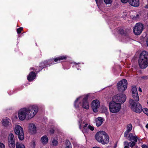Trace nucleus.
Listing matches in <instances>:
<instances>
[{
  "label": "nucleus",
  "instance_id": "f257e3e1",
  "mask_svg": "<svg viewBox=\"0 0 148 148\" xmlns=\"http://www.w3.org/2000/svg\"><path fill=\"white\" fill-rule=\"evenodd\" d=\"M38 111V107L36 106L23 108L18 111V116L19 119L21 121H23L26 118L29 119L33 118Z\"/></svg>",
  "mask_w": 148,
  "mask_h": 148
},
{
  "label": "nucleus",
  "instance_id": "f03ea898",
  "mask_svg": "<svg viewBox=\"0 0 148 148\" xmlns=\"http://www.w3.org/2000/svg\"><path fill=\"white\" fill-rule=\"evenodd\" d=\"M89 96L90 94H88L84 97L81 96L77 98L75 102V108H78L80 106H82L85 109H88L89 108V104L87 99Z\"/></svg>",
  "mask_w": 148,
  "mask_h": 148
},
{
  "label": "nucleus",
  "instance_id": "7ed1b4c3",
  "mask_svg": "<svg viewBox=\"0 0 148 148\" xmlns=\"http://www.w3.org/2000/svg\"><path fill=\"white\" fill-rule=\"evenodd\" d=\"M138 63L139 67L142 69H145L148 66V52L145 51L142 52Z\"/></svg>",
  "mask_w": 148,
  "mask_h": 148
},
{
  "label": "nucleus",
  "instance_id": "20e7f679",
  "mask_svg": "<svg viewBox=\"0 0 148 148\" xmlns=\"http://www.w3.org/2000/svg\"><path fill=\"white\" fill-rule=\"evenodd\" d=\"M109 106L110 111L112 113L118 112L121 108V105L120 103L112 101L110 102Z\"/></svg>",
  "mask_w": 148,
  "mask_h": 148
},
{
  "label": "nucleus",
  "instance_id": "39448f33",
  "mask_svg": "<svg viewBox=\"0 0 148 148\" xmlns=\"http://www.w3.org/2000/svg\"><path fill=\"white\" fill-rule=\"evenodd\" d=\"M129 103L131 106L132 110L135 112L140 113L142 110V107L139 102H137L131 99Z\"/></svg>",
  "mask_w": 148,
  "mask_h": 148
},
{
  "label": "nucleus",
  "instance_id": "423d86ee",
  "mask_svg": "<svg viewBox=\"0 0 148 148\" xmlns=\"http://www.w3.org/2000/svg\"><path fill=\"white\" fill-rule=\"evenodd\" d=\"M129 138L130 142L128 143L127 141H125L124 142V144L125 146H129L131 148H134L133 147L135 145L136 143L137 142V139L138 138L136 135L133 136L132 133L130 134Z\"/></svg>",
  "mask_w": 148,
  "mask_h": 148
},
{
  "label": "nucleus",
  "instance_id": "0eeeda50",
  "mask_svg": "<svg viewBox=\"0 0 148 148\" xmlns=\"http://www.w3.org/2000/svg\"><path fill=\"white\" fill-rule=\"evenodd\" d=\"M126 96L123 94H117L114 96L112 98V101L116 103H120L121 105L126 100Z\"/></svg>",
  "mask_w": 148,
  "mask_h": 148
},
{
  "label": "nucleus",
  "instance_id": "6e6552de",
  "mask_svg": "<svg viewBox=\"0 0 148 148\" xmlns=\"http://www.w3.org/2000/svg\"><path fill=\"white\" fill-rule=\"evenodd\" d=\"M15 134L18 135L20 140H23L24 138V134L23 128L18 125H16L14 130Z\"/></svg>",
  "mask_w": 148,
  "mask_h": 148
},
{
  "label": "nucleus",
  "instance_id": "1a4fd4ad",
  "mask_svg": "<svg viewBox=\"0 0 148 148\" xmlns=\"http://www.w3.org/2000/svg\"><path fill=\"white\" fill-rule=\"evenodd\" d=\"M127 87V82L125 79H123L117 84V88L121 92L124 91Z\"/></svg>",
  "mask_w": 148,
  "mask_h": 148
},
{
  "label": "nucleus",
  "instance_id": "9d476101",
  "mask_svg": "<svg viewBox=\"0 0 148 148\" xmlns=\"http://www.w3.org/2000/svg\"><path fill=\"white\" fill-rule=\"evenodd\" d=\"M143 29V25L140 23H136L134 27L133 32L136 35H139L142 32Z\"/></svg>",
  "mask_w": 148,
  "mask_h": 148
},
{
  "label": "nucleus",
  "instance_id": "9b49d317",
  "mask_svg": "<svg viewBox=\"0 0 148 148\" xmlns=\"http://www.w3.org/2000/svg\"><path fill=\"white\" fill-rule=\"evenodd\" d=\"M104 131H100L97 132L95 135L96 139L99 143H104V141H102L103 138H105Z\"/></svg>",
  "mask_w": 148,
  "mask_h": 148
},
{
  "label": "nucleus",
  "instance_id": "f8f14e48",
  "mask_svg": "<svg viewBox=\"0 0 148 148\" xmlns=\"http://www.w3.org/2000/svg\"><path fill=\"white\" fill-rule=\"evenodd\" d=\"M100 106L99 101L97 99L93 100L92 103V108L93 111L96 112L97 111V109Z\"/></svg>",
  "mask_w": 148,
  "mask_h": 148
},
{
  "label": "nucleus",
  "instance_id": "ddd939ff",
  "mask_svg": "<svg viewBox=\"0 0 148 148\" xmlns=\"http://www.w3.org/2000/svg\"><path fill=\"white\" fill-rule=\"evenodd\" d=\"M1 123L2 125L6 127H8L11 124V120L7 117L2 119Z\"/></svg>",
  "mask_w": 148,
  "mask_h": 148
},
{
  "label": "nucleus",
  "instance_id": "4468645a",
  "mask_svg": "<svg viewBox=\"0 0 148 148\" xmlns=\"http://www.w3.org/2000/svg\"><path fill=\"white\" fill-rule=\"evenodd\" d=\"M28 130L31 133L34 134L36 132V127L34 124L30 123L29 124Z\"/></svg>",
  "mask_w": 148,
  "mask_h": 148
},
{
  "label": "nucleus",
  "instance_id": "2eb2a0df",
  "mask_svg": "<svg viewBox=\"0 0 148 148\" xmlns=\"http://www.w3.org/2000/svg\"><path fill=\"white\" fill-rule=\"evenodd\" d=\"M129 4L134 7H138L139 5V0H128Z\"/></svg>",
  "mask_w": 148,
  "mask_h": 148
},
{
  "label": "nucleus",
  "instance_id": "dca6fc26",
  "mask_svg": "<svg viewBox=\"0 0 148 148\" xmlns=\"http://www.w3.org/2000/svg\"><path fill=\"white\" fill-rule=\"evenodd\" d=\"M104 120L103 118L101 117H98L95 119V121L97 126L99 127L103 123Z\"/></svg>",
  "mask_w": 148,
  "mask_h": 148
},
{
  "label": "nucleus",
  "instance_id": "f3484780",
  "mask_svg": "<svg viewBox=\"0 0 148 148\" xmlns=\"http://www.w3.org/2000/svg\"><path fill=\"white\" fill-rule=\"evenodd\" d=\"M36 77V73L33 72H31L27 76V79L29 81H30L34 79Z\"/></svg>",
  "mask_w": 148,
  "mask_h": 148
},
{
  "label": "nucleus",
  "instance_id": "a211bd4d",
  "mask_svg": "<svg viewBox=\"0 0 148 148\" xmlns=\"http://www.w3.org/2000/svg\"><path fill=\"white\" fill-rule=\"evenodd\" d=\"M132 98H131L129 100V101L131 99H132L134 101L136 102H138V101L139 100V98L138 93H135L134 94L132 95Z\"/></svg>",
  "mask_w": 148,
  "mask_h": 148
},
{
  "label": "nucleus",
  "instance_id": "6ab92c4d",
  "mask_svg": "<svg viewBox=\"0 0 148 148\" xmlns=\"http://www.w3.org/2000/svg\"><path fill=\"white\" fill-rule=\"evenodd\" d=\"M104 135L105 136V138H103V141H104V143H101L103 145H105V144H107L109 142V136L107 135V134L105 132H104Z\"/></svg>",
  "mask_w": 148,
  "mask_h": 148
},
{
  "label": "nucleus",
  "instance_id": "aec40b11",
  "mask_svg": "<svg viewBox=\"0 0 148 148\" xmlns=\"http://www.w3.org/2000/svg\"><path fill=\"white\" fill-rule=\"evenodd\" d=\"M48 139L47 137L46 136H42L41 138L40 141L43 145L47 144L48 142Z\"/></svg>",
  "mask_w": 148,
  "mask_h": 148
},
{
  "label": "nucleus",
  "instance_id": "412c9836",
  "mask_svg": "<svg viewBox=\"0 0 148 148\" xmlns=\"http://www.w3.org/2000/svg\"><path fill=\"white\" fill-rule=\"evenodd\" d=\"M8 145L10 148H14L15 146V141H8Z\"/></svg>",
  "mask_w": 148,
  "mask_h": 148
},
{
  "label": "nucleus",
  "instance_id": "4be33fe9",
  "mask_svg": "<svg viewBox=\"0 0 148 148\" xmlns=\"http://www.w3.org/2000/svg\"><path fill=\"white\" fill-rule=\"evenodd\" d=\"M66 56H62L55 58L54 59V61L55 62H56L58 61H59L63 60L66 59Z\"/></svg>",
  "mask_w": 148,
  "mask_h": 148
},
{
  "label": "nucleus",
  "instance_id": "5701e85b",
  "mask_svg": "<svg viewBox=\"0 0 148 148\" xmlns=\"http://www.w3.org/2000/svg\"><path fill=\"white\" fill-rule=\"evenodd\" d=\"M131 92L132 95L135 93H138L137 89L135 86H132L131 88Z\"/></svg>",
  "mask_w": 148,
  "mask_h": 148
},
{
  "label": "nucleus",
  "instance_id": "b1692460",
  "mask_svg": "<svg viewBox=\"0 0 148 148\" xmlns=\"http://www.w3.org/2000/svg\"><path fill=\"white\" fill-rule=\"evenodd\" d=\"M15 141L14 136L12 134H10L8 136V141Z\"/></svg>",
  "mask_w": 148,
  "mask_h": 148
},
{
  "label": "nucleus",
  "instance_id": "393cba45",
  "mask_svg": "<svg viewBox=\"0 0 148 148\" xmlns=\"http://www.w3.org/2000/svg\"><path fill=\"white\" fill-rule=\"evenodd\" d=\"M16 148H25L24 145L19 143L17 142L16 145Z\"/></svg>",
  "mask_w": 148,
  "mask_h": 148
},
{
  "label": "nucleus",
  "instance_id": "a878e982",
  "mask_svg": "<svg viewBox=\"0 0 148 148\" xmlns=\"http://www.w3.org/2000/svg\"><path fill=\"white\" fill-rule=\"evenodd\" d=\"M65 144L66 145L65 148H72L71 143L69 140H66Z\"/></svg>",
  "mask_w": 148,
  "mask_h": 148
},
{
  "label": "nucleus",
  "instance_id": "bb28decb",
  "mask_svg": "<svg viewBox=\"0 0 148 148\" xmlns=\"http://www.w3.org/2000/svg\"><path fill=\"white\" fill-rule=\"evenodd\" d=\"M132 128V125L131 124H129L127 126V129L126 131L129 132L131 131Z\"/></svg>",
  "mask_w": 148,
  "mask_h": 148
},
{
  "label": "nucleus",
  "instance_id": "cd10ccee",
  "mask_svg": "<svg viewBox=\"0 0 148 148\" xmlns=\"http://www.w3.org/2000/svg\"><path fill=\"white\" fill-rule=\"evenodd\" d=\"M103 1L106 5H111L113 2V0H103Z\"/></svg>",
  "mask_w": 148,
  "mask_h": 148
},
{
  "label": "nucleus",
  "instance_id": "c85d7f7f",
  "mask_svg": "<svg viewBox=\"0 0 148 148\" xmlns=\"http://www.w3.org/2000/svg\"><path fill=\"white\" fill-rule=\"evenodd\" d=\"M131 17H132V19L134 20H137L139 18V15L138 14H137L136 16L135 15H132L131 16Z\"/></svg>",
  "mask_w": 148,
  "mask_h": 148
},
{
  "label": "nucleus",
  "instance_id": "c756f323",
  "mask_svg": "<svg viewBox=\"0 0 148 148\" xmlns=\"http://www.w3.org/2000/svg\"><path fill=\"white\" fill-rule=\"evenodd\" d=\"M143 112L147 115H148V109L147 108H144L142 109Z\"/></svg>",
  "mask_w": 148,
  "mask_h": 148
},
{
  "label": "nucleus",
  "instance_id": "7c9ffc66",
  "mask_svg": "<svg viewBox=\"0 0 148 148\" xmlns=\"http://www.w3.org/2000/svg\"><path fill=\"white\" fill-rule=\"evenodd\" d=\"M52 143L53 145L56 146L57 145L58 141L57 140L55 139H53L52 140Z\"/></svg>",
  "mask_w": 148,
  "mask_h": 148
},
{
  "label": "nucleus",
  "instance_id": "2f4dec72",
  "mask_svg": "<svg viewBox=\"0 0 148 148\" xmlns=\"http://www.w3.org/2000/svg\"><path fill=\"white\" fill-rule=\"evenodd\" d=\"M23 28L22 27H20L18 28L17 29V32L18 34H20L21 33V31L23 30Z\"/></svg>",
  "mask_w": 148,
  "mask_h": 148
},
{
  "label": "nucleus",
  "instance_id": "473e14b6",
  "mask_svg": "<svg viewBox=\"0 0 148 148\" xmlns=\"http://www.w3.org/2000/svg\"><path fill=\"white\" fill-rule=\"evenodd\" d=\"M82 119H80L79 120V128L80 129H81V124L82 123Z\"/></svg>",
  "mask_w": 148,
  "mask_h": 148
},
{
  "label": "nucleus",
  "instance_id": "72a5a7b5",
  "mask_svg": "<svg viewBox=\"0 0 148 148\" xmlns=\"http://www.w3.org/2000/svg\"><path fill=\"white\" fill-rule=\"evenodd\" d=\"M0 148H5V145L0 142Z\"/></svg>",
  "mask_w": 148,
  "mask_h": 148
},
{
  "label": "nucleus",
  "instance_id": "f704fd0d",
  "mask_svg": "<svg viewBox=\"0 0 148 148\" xmlns=\"http://www.w3.org/2000/svg\"><path fill=\"white\" fill-rule=\"evenodd\" d=\"M88 128L91 131H93L94 129V127L91 125L88 126Z\"/></svg>",
  "mask_w": 148,
  "mask_h": 148
},
{
  "label": "nucleus",
  "instance_id": "c9c22d12",
  "mask_svg": "<svg viewBox=\"0 0 148 148\" xmlns=\"http://www.w3.org/2000/svg\"><path fill=\"white\" fill-rule=\"evenodd\" d=\"M88 124H86L85 125L84 127V130H83V132H84L85 131V129L87 127Z\"/></svg>",
  "mask_w": 148,
  "mask_h": 148
},
{
  "label": "nucleus",
  "instance_id": "e433bc0d",
  "mask_svg": "<svg viewBox=\"0 0 148 148\" xmlns=\"http://www.w3.org/2000/svg\"><path fill=\"white\" fill-rule=\"evenodd\" d=\"M129 133V132H128L126 131L124 133V136L125 137H126L128 134Z\"/></svg>",
  "mask_w": 148,
  "mask_h": 148
},
{
  "label": "nucleus",
  "instance_id": "4c0bfd02",
  "mask_svg": "<svg viewBox=\"0 0 148 148\" xmlns=\"http://www.w3.org/2000/svg\"><path fill=\"white\" fill-rule=\"evenodd\" d=\"M142 148H148V147L145 145H143L141 146Z\"/></svg>",
  "mask_w": 148,
  "mask_h": 148
},
{
  "label": "nucleus",
  "instance_id": "58836bf2",
  "mask_svg": "<svg viewBox=\"0 0 148 148\" xmlns=\"http://www.w3.org/2000/svg\"><path fill=\"white\" fill-rule=\"evenodd\" d=\"M121 2L123 3H126L128 0H121Z\"/></svg>",
  "mask_w": 148,
  "mask_h": 148
},
{
  "label": "nucleus",
  "instance_id": "ea45409f",
  "mask_svg": "<svg viewBox=\"0 0 148 148\" xmlns=\"http://www.w3.org/2000/svg\"><path fill=\"white\" fill-rule=\"evenodd\" d=\"M142 79H148V77L147 76H143L141 77Z\"/></svg>",
  "mask_w": 148,
  "mask_h": 148
},
{
  "label": "nucleus",
  "instance_id": "a19ab883",
  "mask_svg": "<svg viewBox=\"0 0 148 148\" xmlns=\"http://www.w3.org/2000/svg\"><path fill=\"white\" fill-rule=\"evenodd\" d=\"M103 108L104 109V111H106L107 110L108 108L107 107H106L105 106H104V107H103Z\"/></svg>",
  "mask_w": 148,
  "mask_h": 148
},
{
  "label": "nucleus",
  "instance_id": "79ce46f5",
  "mask_svg": "<svg viewBox=\"0 0 148 148\" xmlns=\"http://www.w3.org/2000/svg\"><path fill=\"white\" fill-rule=\"evenodd\" d=\"M145 8H147L148 9V4H147V5H146L145 6Z\"/></svg>",
  "mask_w": 148,
  "mask_h": 148
},
{
  "label": "nucleus",
  "instance_id": "37998d69",
  "mask_svg": "<svg viewBox=\"0 0 148 148\" xmlns=\"http://www.w3.org/2000/svg\"><path fill=\"white\" fill-rule=\"evenodd\" d=\"M129 146L128 145L125 146L124 147V148H129Z\"/></svg>",
  "mask_w": 148,
  "mask_h": 148
},
{
  "label": "nucleus",
  "instance_id": "c03bdc74",
  "mask_svg": "<svg viewBox=\"0 0 148 148\" xmlns=\"http://www.w3.org/2000/svg\"><path fill=\"white\" fill-rule=\"evenodd\" d=\"M138 90L139 91H140V92H142V90H141V88H139V89H138Z\"/></svg>",
  "mask_w": 148,
  "mask_h": 148
},
{
  "label": "nucleus",
  "instance_id": "a18cd8bd",
  "mask_svg": "<svg viewBox=\"0 0 148 148\" xmlns=\"http://www.w3.org/2000/svg\"><path fill=\"white\" fill-rule=\"evenodd\" d=\"M30 69L31 70H35V69H34V68H33V67H32V68H31Z\"/></svg>",
  "mask_w": 148,
  "mask_h": 148
},
{
  "label": "nucleus",
  "instance_id": "49530a36",
  "mask_svg": "<svg viewBox=\"0 0 148 148\" xmlns=\"http://www.w3.org/2000/svg\"><path fill=\"white\" fill-rule=\"evenodd\" d=\"M51 133H53L54 132V130H52V131H51Z\"/></svg>",
  "mask_w": 148,
  "mask_h": 148
},
{
  "label": "nucleus",
  "instance_id": "de8ad7c7",
  "mask_svg": "<svg viewBox=\"0 0 148 148\" xmlns=\"http://www.w3.org/2000/svg\"><path fill=\"white\" fill-rule=\"evenodd\" d=\"M146 128H148V123L146 125Z\"/></svg>",
  "mask_w": 148,
  "mask_h": 148
},
{
  "label": "nucleus",
  "instance_id": "09e8293b",
  "mask_svg": "<svg viewBox=\"0 0 148 148\" xmlns=\"http://www.w3.org/2000/svg\"><path fill=\"white\" fill-rule=\"evenodd\" d=\"M147 45L148 47V40L147 41Z\"/></svg>",
  "mask_w": 148,
  "mask_h": 148
},
{
  "label": "nucleus",
  "instance_id": "8fccbe9b",
  "mask_svg": "<svg viewBox=\"0 0 148 148\" xmlns=\"http://www.w3.org/2000/svg\"><path fill=\"white\" fill-rule=\"evenodd\" d=\"M92 148H100V147H93Z\"/></svg>",
  "mask_w": 148,
  "mask_h": 148
},
{
  "label": "nucleus",
  "instance_id": "3c124183",
  "mask_svg": "<svg viewBox=\"0 0 148 148\" xmlns=\"http://www.w3.org/2000/svg\"><path fill=\"white\" fill-rule=\"evenodd\" d=\"M95 1H96V2L97 4L98 0H95Z\"/></svg>",
  "mask_w": 148,
  "mask_h": 148
}]
</instances>
